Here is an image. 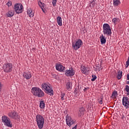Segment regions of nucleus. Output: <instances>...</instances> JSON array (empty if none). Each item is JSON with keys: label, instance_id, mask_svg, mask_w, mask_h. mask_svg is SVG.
Listing matches in <instances>:
<instances>
[{"label": "nucleus", "instance_id": "f257e3e1", "mask_svg": "<svg viewBox=\"0 0 129 129\" xmlns=\"http://www.w3.org/2000/svg\"><path fill=\"white\" fill-rule=\"evenodd\" d=\"M31 93L34 96L37 97H44L45 96V93L40 88L37 87H34L31 89Z\"/></svg>", "mask_w": 129, "mask_h": 129}, {"label": "nucleus", "instance_id": "f03ea898", "mask_svg": "<svg viewBox=\"0 0 129 129\" xmlns=\"http://www.w3.org/2000/svg\"><path fill=\"white\" fill-rule=\"evenodd\" d=\"M36 121L38 128L42 129L44 127V123H45V119L42 115L38 114L35 117Z\"/></svg>", "mask_w": 129, "mask_h": 129}, {"label": "nucleus", "instance_id": "7ed1b4c3", "mask_svg": "<svg viewBox=\"0 0 129 129\" xmlns=\"http://www.w3.org/2000/svg\"><path fill=\"white\" fill-rule=\"evenodd\" d=\"M41 88L47 94L48 93H50V95H53L54 94V91L51 89L50 84L48 83H43L41 85Z\"/></svg>", "mask_w": 129, "mask_h": 129}, {"label": "nucleus", "instance_id": "20e7f679", "mask_svg": "<svg viewBox=\"0 0 129 129\" xmlns=\"http://www.w3.org/2000/svg\"><path fill=\"white\" fill-rule=\"evenodd\" d=\"M2 121L4 125L8 127H13V123L11 121V119L8 116L4 115L2 117Z\"/></svg>", "mask_w": 129, "mask_h": 129}, {"label": "nucleus", "instance_id": "39448f33", "mask_svg": "<svg viewBox=\"0 0 129 129\" xmlns=\"http://www.w3.org/2000/svg\"><path fill=\"white\" fill-rule=\"evenodd\" d=\"M103 33L105 36H111V29L108 24H104L103 25Z\"/></svg>", "mask_w": 129, "mask_h": 129}, {"label": "nucleus", "instance_id": "423d86ee", "mask_svg": "<svg viewBox=\"0 0 129 129\" xmlns=\"http://www.w3.org/2000/svg\"><path fill=\"white\" fill-rule=\"evenodd\" d=\"M3 70L6 73L12 72L13 70V64L10 62H6L3 64Z\"/></svg>", "mask_w": 129, "mask_h": 129}, {"label": "nucleus", "instance_id": "0eeeda50", "mask_svg": "<svg viewBox=\"0 0 129 129\" xmlns=\"http://www.w3.org/2000/svg\"><path fill=\"white\" fill-rule=\"evenodd\" d=\"M82 45H83V42L81 39H78L76 42H72L73 49L75 51L80 49Z\"/></svg>", "mask_w": 129, "mask_h": 129}, {"label": "nucleus", "instance_id": "6e6552de", "mask_svg": "<svg viewBox=\"0 0 129 129\" xmlns=\"http://www.w3.org/2000/svg\"><path fill=\"white\" fill-rule=\"evenodd\" d=\"M66 121L67 125L69 126L70 127L71 126V125L74 124L75 123V119H73V118L71 117V116H69L68 115H67L66 116Z\"/></svg>", "mask_w": 129, "mask_h": 129}, {"label": "nucleus", "instance_id": "1a4fd4ad", "mask_svg": "<svg viewBox=\"0 0 129 129\" xmlns=\"http://www.w3.org/2000/svg\"><path fill=\"white\" fill-rule=\"evenodd\" d=\"M14 10L16 14H22L23 13V5L20 3L16 4L14 6Z\"/></svg>", "mask_w": 129, "mask_h": 129}, {"label": "nucleus", "instance_id": "9d476101", "mask_svg": "<svg viewBox=\"0 0 129 129\" xmlns=\"http://www.w3.org/2000/svg\"><path fill=\"white\" fill-rule=\"evenodd\" d=\"M122 105L126 108V109H127V108H129V98L128 97L124 96L122 98Z\"/></svg>", "mask_w": 129, "mask_h": 129}, {"label": "nucleus", "instance_id": "9b49d317", "mask_svg": "<svg viewBox=\"0 0 129 129\" xmlns=\"http://www.w3.org/2000/svg\"><path fill=\"white\" fill-rule=\"evenodd\" d=\"M8 115L12 119H17L19 118V114L16 111H11L8 113Z\"/></svg>", "mask_w": 129, "mask_h": 129}, {"label": "nucleus", "instance_id": "f8f14e48", "mask_svg": "<svg viewBox=\"0 0 129 129\" xmlns=\"http://www.w3.org/2000/svg\"><path fill=\"white\" fill-rule=\"evenodd\" d=\"M75 73L74 72V69L73 68H70L69 70H67L66 71V75L68 77L74 76L75 75Z\"/></svg>", "mask_w": 129, "mask_h": 129}, {"label": "nucleus", "instance_id": "ddd939ff", "mask_svg": "<svg viewBox=\"0 0 129 129\" xmlns=\"http://www.w3.org/2000/svg\"><path fill=\"white\" fill-rule=\"evenodd\" d=\"M85 112V108L83 106H81L79 108L78 115L79 117H81V116H83L84 115V112Z\"/></svg>", "mask_w": 129, "mask_h": 129}, {"label": "nucleus", "instance_id": "4468645a", "mask_svg": "<svg viewBox=\"0 0 129 129\" xmlns=\"http://www.w3.org/2000/svg\"><path fill=\"white\" fill-rule=\"evenodd\" d=\"M55 68L57 71L59 72H64L65 71V67L63 66L62 64L57 63L55 65Z\"/></svg>", "mask_w": 129, "mask_h": 129}, {"label": "nucleus", "instance_id": "2eb2a0df", "mask_svg": "<svg viewBox=\"0 0 129 129\" xmlns=\"http://www.w3.org/2000/svg\"><path fill=\"white\" fill-rule=\"evenodd\" d=\"M24 78H25L27 80H29L32 77V75L30 72H24L23 74Z\"/></svg>", "mask_w": 129, "mask_h": 129}, {"label": "nucleus", "instance_id": "dca6fc26", "mask_svg": "<svg viewBox=\"0 0 129 129\" xmlns=\"http://www.w3.org/2000/svg\"><path fill=\"white\" fill-rule=\"evenodd\" d=\"M81 71L83 74H87L89 71V69L87 67H85L84 66H81Z\"/></svg>", "mask_w": 129, "mask_h": 129}, {"label": "nucleus", "instance_id": "f3484780", "mask_svg": "<svg viewBox=\"0 0 129 129\" xmlns=\"http://www.w3.org/2000/svg\"><path fill=\"white\" fill-rule=\"evenodd\" d=\"M100 39L101 44H105L106 43V38L103 35H102L100 36Z\"/></svg>", "mask_w": 129, "mask_h": 129}, {"label": "nucleus", "instance_id": "a211bd4d", "mask_svg": "<svg viewBox=\"0 0 129 129\" xmlns=\"http://www.w3.org/2000/svg\"><path fill=\"white\" fill-rule=\"evenodd\" d=\"M27 15H28L29 17L30 18H33L34 17V13L33 12V11L32 9H30L29 10H27Z\"/></svg>", "mask_w": 129, "mask_h": 129}, {"label": "nucleus", "instance_id": "6ab92c4d", "mask_svg": "<svg viewBox=\"0 0 129 129\" xmlns=\"http://www.w3.org/2000/svg\"><path fill=\"white\" fill-rule=\"evenodd\" d=\"M56 21L58 26L61 27V26H62V18L59 16L57 17L56 18Z\"/></svg>", "mask_w": 129, "mask_h": 129}, {"label": "nucleus", "instance_id": "aec40b11", "mask_svg": "<svg viewBox=\"0 0 129 129\" xmlns=\"http://www.w3.org/2000/svg\"><path fill=\"white\" fill-rule=\"evenodd\" d=\"M112 23H113V24H114V25H116V24H117L118 23H119V22H120V20L118 18H114L112 20Z\"/></svg>", "mask_w": 129, "mask_h": 129}, {"label": "nucleus", "instance_id": "412c9836", "mask_svg": "<svg viewBox=\"0 0 129 129\" xmlns=\"http://www.w3.org/2000/svg\"><path fill=\"white\" fill-rule=\"evenodd\" d=\"M39 107L41 109H43V108H45V102L44 101V100H41L40 101Z\"/></svg>", "mask_w": 129, "mask_h": 129}, {"label": "nucleus", "instance_id": "4be33fe9", "mask_svg": "<svg viewBox=\"0 0 129 129\" xmlns=\"http://www.w3.org/2000/svg\"><path fill=\"white\" fill-rule=\"evenodd\" d=\"M117 97V91H114L111 95V98L113 99H115L116 97Z\"/></svg>", "mask_w": 129, "mask_h": 129}, {"label": "nucleus", "instance_id": "5701e85b", "mask_svg": "<svg viewBox=\"0 0 129 129\" xmlns=\"http://www.w3.org/2000/svg\"><path fill=\"white\" fill-rule=\"evenodd\" d=\"M66 87H67V89L68 90L71 89V88L72 87V83H71V82H69L67 83Z\"/></svg>", "mask_w": 129, "mask_h": 129}, {"label": "nucleus", "instance_id": "b1692460", "mask_svg": "<svg viewBox=\"0 0 129 129\" xmlns=\"http://www.w3.org/2000/svg\"><path fill=\"white\" fill-rule=\"evenodd\" d=\"M121 77H122V71H119L117 74V79H118V80H119V79H121Z\"/></svg>", "mask_w": 129, "mask_h": 129}, {"label": "nucleus", "instance_id": "393cba45", "mask_svg": "<svg viewBox=\"0 0 129 129\" xmlns=\"http://www.w3.org/2000/svg\"><path fill=\"white\" fill-rule=\"evenodd\" d=\"M14 15H15L14 11H9L7 14V16L9 17V18H12V17L14 16Z\"/></svg>", "mask_w": 129, "mask_h": 129}, {"label": "nucleus", "instance_id": "a878e982", "mask_svg": "<svg viewBox=\"0 0 129 129\" xmlns=\"http://www.w3.org/2000/svg\"><path fill=\"white\" fill-rule=\"evenodd\" d=\"M121 3L119 0H113V6L117 7L119 5H120Z\"/></svg>", "mask_w": 129, "mask_h": 129}, {"label": "nucleus", "instance_id": "bb28decb", "mask_svg": "<svg viewBox=\"0 0 129 129\" xmlns=\"http://www.w3.org/2000/svg\"><path fill=\"white\" fill-rule=\"evenodd\" d=\"M103 97L101 96V97L98 99V102H99L100 104H102L103 103Z\"/></svg>", "mask_w": 129, "mask_h": 129}, {"label": "nucleus", "instance_id": "cd10ccee", "mask_svg": "<svg viewBox=\"0 0 129 129\" xmlns=\"http://www.w3.org/2000/svg\"><path fill=\"white\" fill-rule=\"evenodd\" d=\"M92 77L91 81H95V80L97 78L96 75H92Z\"/></svg>", "mask_w": 129, "mask_h": 129}, {"label": "nucleus", "instance_id": "c85d7f7f", "mask_svg": "<svg viewBox=\"0 0 129 129\" xmlns=\"http://www.w3.org/2000/svg\"><path fill=\"white\" fill-rule=\"evenodd\" d=\"M61 99V100H64V97H65V93H61L60 95Z\"/></svg>", "mask_w": 129, "mask_h": 129}, {"label": "nucleus", "instance_id": "c756f323", "mask_svg": "<svg viewBox=\"0 0 129 129\" xmlns=\"http://www.w3.org/2000/svg\"><path fill=\"white\" fill-rule=\"evenodd\" d=\"M124 90L126 92H129V86H128V85H126L125 86Z\"/></svg>", "mask_w": 129, "mask_h": 129}, {"label": "nucleus", "instance_id": "7c9ffc66", "mask_svg": "<svg viewBox=\"0 0 129 129\" xmlns=\"http://www.w3.org/2000/svg\"><path fill=\"white\" fill-rule=\"evenodd\" d=\"M56 4H57V0H52V6L53 7L56 6Z\"/></svg>", "mask_w": 129, "mask_h": 129}, {"label": "nucleus", "instance_id": "2f4dec72", "mask_svg": "<svg viewBox=\"0 0 129 129\" xmlns=\"http://www.w3.org/2000/svg\"><path fill=\"white\" fill-rule=\"evenodd\" d=\"M91 4L92 5V7L94 8V7H95V2H94V0H93L91 2Z\"/></svg>", "mask_w": 129, "mask_h": 129}, {"label": "nucleus", "instance_id": "473e14b6", "mask_svg": "<svg viewBox=\"0 0 129 129\" xmlns=\"http://www.w3.org/2000/svg\"><path fill=\"white\" fill-rule=\"evenodd\" d=\"M7 5L8 7H11L12 6V2L9 1L8 3H7Z\"/></svg>", "mask_w": 129, "mask_h": 129}, {"label": "nucleus", "instance_id": "72a5a7b5", "mask_svg": "<svg viewBox=\"0 0 129 129\" xmlns=\"http://www.w3.org/2000/svg\"><path fill=\"white\" fill-rule=\"evenodd\" d=\"M2 90H3V85L2 83L0 82V93L2 92Z\"/></svg>", "mask_w": 129, "mask_h": 129}, {"label": "nucleus", "instance_id": "f704fd0d", "mask_svg": "<svg viewBox=\"0 0 129 129\" xmlns=\"http://www.w3.org/2000/svg\"><path fill=\"white\" fill-rule=\"evenodd\" d=\"M38 5L39 6V7H42V6H43V3L41 2V1H40L38 2Z\"/></svg>", "mask_w": 129, "mask_h": 129}, {"label": "nucleus", "instance_id": "c9c22d12", "mask_svg": "<svg viewBox=\"0 0 129 129\" xmlns=\"http://www.w3.org/2000/svg\"><path fill=\"white\" fill-rule=\"evenodd\" d=\"M88 89H89V88H85V89H84V92H86V91H87V90H88Z\"/></svg>", "mask_w": 129, "mask_h": 129}, {"label": "nucleus", "instance_id": "e433bc0d", "mask_svg": "<svg viewBox=\"0 0 129 129\" xmlns=\"http://www.w3.org/2000/svg\"><path fill=\"white\" fill-rule=\"evenodd\" d=\"M126 77H127V80H129V74H127Z\"/></svg>", "mask_w": 129, "mask_h": 129}, {"label": "nucleus", "instance_id": "4c0bfd02", "mask_svg": "<svg viewBox=\"0 0 129 129\" xmlns=\"http://www.w3.org/2000/svg\"><path fill=\"white\" fill-rule=\"evenodd\" d=\"M72 129H77V125H76Z\"/></svg>", "mask_w": 129, "mask_h": 129}, {"label": "nucleus", "instance_id": "58836bf2", "mask_svg": "<svg viewBox=\"0 0 129 129\" xmlns=\"http://www.w3.org/2000/svg\"><path fill=\"white\" fill-rule=\"evenodd\" d=\"M98 69H98L99 70H99H100V67H98Z\"/></svg>", "mask_w": 129, "mask_h": 129}, {"label": "nucleus", "instance_id": "ea45409f", "mask_svg": "<svg viewBox=\"0 0 129 129\" xmlns=\"http://www.w3.org/2000/svg\"><path fill=\"white\" fill-rule=\"evenodd\" d=\"M126 83V84H129V81H127Z\"/></svg>", "mask_w": 129, "mask_h": 129}, {"label": "nucleus", "instance_id": "a19ab883", "mask_svg": "<svg viewBox=\"0 0 129 129\" xmlns=\"http://www.w3.org/2000/svg\"><path fill=\"white\" fill-rule=\"evenodd\" d=\"M127 95H129V92H127Z\"/></svg>", "mask_w": 129, "mask_h": 129}, {"label": "nucleus", "instance_id": "79ce46f5", "mask_svg": "<svg viewBox=\"0 0 129 129\" xmlns=\"http://www.w3.org/2000/svg\"><path fill=\"white\" fill-rule=\"evenodd\" d=\"M42 11H43V8H42Z\"/></svg>", "mask_w": 129, "mask_h": 129}]
</instances>
